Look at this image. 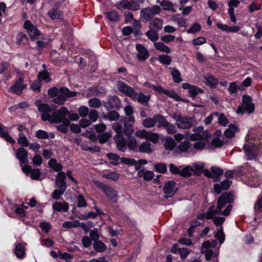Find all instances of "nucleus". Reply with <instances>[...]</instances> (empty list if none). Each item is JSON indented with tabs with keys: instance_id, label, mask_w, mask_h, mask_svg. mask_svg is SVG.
I'll return each instance as SVG.
<instances>
[{
	"instance_id": "9d476101",
	"label": "nucleus",
	"mask_w": 262,
	"mask_h": 262,
	"mask_svg": "<svg viewBox=\"0 0 262 262\" xmlns=\"http://www.w3.org/2000/svg\"><path fill=\"white\" fill-rule=\"evenodd\" d=\"M243 149L247 160L254 159L257 157V150L254 143L249 142H246L243 147Z\"/></svg>"
},
{
	"instance_id": "0eeeda50",
	"label": "nucleus",
	"mask_w": 262,
	"mask_h": 262,
	"mask_svg": "<svg viewBox=\"0 0 262 262\" xmlns=\"http://www.w3.org/2000/svg\"><path fill=\"white\" fill-rule=\"evenodd\" d=\"M242 104L239 106L236 110V113H244L247 112L248 113H252L254 110V105L252 103L251 98L248 95H244L242 98Z\"/></svg>"
},
{
	"instance_id": "ea45409f",
	"label": "nucleus",
	"mask_w": 262,
	"mask_h": 262,
	"mask_svg": "<svg viewBox=\"0 0 262 262\" xmlns=\"http://www.w3.org/2000/svg\"><path fill=\"white\" fill-rule=\"evenodd\" d=\"M15 253L17 257L18 258H23L25 255V249L24 246L21 244H17L15 248Z\"/></svg>"
},
{
	"instance_id": "4c0bfd02",
	"label": "nucleus",
	"mask_w": 262,
	"mask_h": 262,
	"mask_svg": "<svg viewBox=\"0 0 262 262\" xmlns=\"http://www.w3.org/2000/svg\"><path fill=\"white\" fill-rule=\"evenodd\" d=\"M106 18L112 21H117L119 20V16L117 12L112 10L104 13Z\"/></svg>"
},
{
	"instance_id": "3c124183",
	"label": "nucleus",
	"mask_w": 262,
	"mask_h": 262,
	"mask_svg": "<svg viewBox=\"0 0 262 262\" xmlns=\"http://www.w3.org/2000/svg\"><path fill=\"white\" fill-rule=\"evenodd\" d=\"M163 93L166 95L167 96L175 99L177 101L181 100L180 97L177 94V93L172 90H167L164 89Z\"/></svg>"
},
{
	"instance_id": "5701e85b",
	"label": "nucleus",
	"mask_w": 262,
	"mask_h": 262,
	"mask_svg": "<svg viewBox=\"0 0 262 262\" xmlns=\"http://www.w3.org/2000/svg\"><path fill=\"white\" fill-rule=\"evenodd\" d=\"M53 210L58 212H66L68 211L69 207L68 204L64 202L62 203L55 202L52 205Z\"/></svg>"
},
{
	"instance_id": "a211bd4d",
	"label": "nucleus",
	"mask_w": 262,
	"mask_h": 262,
	"mask_svg": "<svg viewBox=\"0 0 262 262\" xmlns=\"http://www.w3.org/2000/svg\"><path fill=\"white\" fill-rule=\"evenodd\" d=\"M138 51L137 57L139 60H145L149 56L148 51L141 44L138 43L136 46Z\"/></svg>"
},
{
	"instance_id": "58836bf2",
	"label": "nucleus",
	"mask_w": 262,
	"mask_h": 262,
	"mask_svg": "<svg viewBox=\"0 0 262 262\" xmlns=\"http://www.w3.org/2000/svg\"><path fill=\"white\" fill-rule=\"evenodd\" d=\"M237 131V128L235 125L230 124L228 126V128L225 131V136L228 138H232L234 136V134Z\"/></svg>"
},
{
	"instance_id": "473e14b6",
	"label": "nucleus",
	"mask_w": 262,
	"mask_h": 262,
	"mask_svg": "<svg viewBox=\"0 0 262 262\" xmlns=\"http://www.w3.org/2000/svg\"><path fill=\"white\" fill-rule=\"evenodd\" d=\"M169 70H171V75L174 82L179 83L182 81V78L181 76V73L178 69L176 68H170Z\"/></svg>"
},
{
	"instance_id": "774afa93",
	"label": "nucleus",
	"mask_w": 262,
	"mask_h": 262,
	"mask_svg": "<svg viewBox=\"0 0 262 262\" xmlns=\"http://www.w3.org/2000/svg\"><path fill=\"white\" fill-rule=\"evenodd\" d=\"M168 134H173L177 132L176 126L171 123L168 122L164 127Z\"/></svg>"
},
{
	"instance_id": "20e7f679",
	"label": "nucleus",
	"mask_w": 262,
	"mask_h": 262,
	"mask_svg": "<svg viewBox=\"0 0 262 262\" xmlns=\"http://www.w3.org/2000/svg\"><path fill=\"white\" fill-rule=\"evenodd\" d=\"M171 117L175 120L178 128L187 129L194 125V120L192 117L182 116L176 113H173Z\"/></svg>"
},
{
	"instance_id": "f3484780",
	"label": "nucleus",
	"mask_w": 262,
	"mask_h": 262,
	"mask_svg": "<svg viewBox=\"0 0 262 262\" xmlns=\"http://www.w3.org/2000/svg\"><path fill=\"white\" fill-rule=\"evenodd\" d=\"M114 139L118 150L122 152L125 151L126 149V143L122 134L116 135L114 136Z\"/></svg>"
},
{
	"instance_id": "bf43d9fd",
	"label": "nucleus",
	"mask_w": 262,
	"mask_h": 262,
	"mask_svg": "<svg viewBox=\"0 0 262 262\" xmlns=\"http://www.w3.org/2000/svg\"><path fill=\"white\" fill-rule=\"evenodd\" d=\"M210 171L212 173L213 176V179L216 178L217 177L222 176L224 171L222 169L217 167H211Z\"/></svg>"
},
{
	"instance_id": "a19ab883",
	"label": "nucleus",
	"mask_w": 262,
	"mask_h": 262,
	"mask_svg": "<svg viewBox=\"0 0 262 262\" xmlns=\"http://www.w3.org/2000/svg\"><path fill=\"white\" fill-rule=\"evenodd\" d=\"M146 35L151 41L154 42L159 39L158 31L155 30L150 29L146 32Z\"/></svg>"
},
{
	"instance_id": "bb28decb",
	"label": "nucleus",
	"mask_w": 262,
	"mask_h": 262,
	"mask_svg": "<svg viewBox=\"0 0 262 262\" xmlns=\"http://www.w3.org/2000/svg\"><path fill=\"white\" fill-rule=\"evenodd\" d=\"M49 17L53 20L60 19L62 18L63 15L61 11L57 9L53 8L48 12Z\"/></svg>"
},
{
	"instance_id": "72a5a7b5",
	"label": "nucleus",
	"mask_w": 262,
	"mask_h": 262,
	"mask_svg": "<svg viewBox=\"0 0 262 262\" xmlns=\"http://www.w3.org/2000/svg\"><path fill=\"white\" fill-rule=\"evenodd\" d=\"M154 119L156 120V123L157 122L158 123L157 126L158 127H164L168 122L164 116L160 114L155 115Z\"/></svg>"
},
{
	"instance_id": "9b49d317",
	"label": "nucleus",
	"mask_w": 262,
	"mask_h": 262,
	"mask_svg": "<svg viewBox=\"0 0 262 262\" xmlns=\"http://www.w3.org/2000/svg\"><path fill=\"white\" fill-rule=\"evenodd\" d=\"M24 27L27 30L29 36L32 40L36 39L41 34L37 27L33 25L29 20H26L25 22Z\"/></svg>"
},
{
	"instance_id": "ddd939ff",
	"label": "nucleus",
	"mask_w": 262,
	"mask_h": 262,
	"mask_svg": "<svg viewBox=\"0 0 262 262\" xmlns=\"http://www.w3.org/2000/svg\"><path fill=\"white\" fill-rule=\"evenodd\" d=\"M115 6L120 10L128 9L132 11H137L138 8L137 6L134 5L130 1L128 0L120 1L116 3Z\"/></svg>"
},
{
	"instance_id": "4be33fe9",
	"label": "nucleus",
	"mask_w": 262,
	"mask_h": 262,
	"mask_svg": "<svg viewBox=\"0 0 262 262\" xmlns=\"http://www.w3.org/2000/svg\"><path fill=\"white\" fill-rule=\"evenodd\" d=\"M190 146V143L188 141H184L181 142L178 147L174 150L173 155L176 157L178 156L183 152L187 151Z\"/></svg>"
},
{
	"instance_id": "de8ad7c7",
	"label": "nucleus",
	"mask_w": 262,
	"mask_h": 262,
	"mask_svg": "<svg viewBox=\"0 0 262 262\" xmlns=\"http://www.w3.org/2000/svg\"><path fill=\"white\" fill-rule=\"evenodd\" d=\"M38 80L45 81L46 82H48L51 81V78L49 76V73L46 71L40 72L37 76Z\"/></svg>"
},
{
	"instance_id": "09e8293b",
	"label": "nucleus",
	"mask_w": 262,
	"mask_h": 262,
	"mask_svg": "<svg viewBox=\"0 0 262 262\" xmlns=\"http://www.w3.org/2000/svg\"><path fill=\"white\" fill-rule=\"evenodd\" d=\"M127 146L128 148L134 151H138L139 147L138 146L137 142L136 139L134 138H130L128 140L127 143Z\"/></svg>"
},
{
	"instance_id": "603ef678",
	"label": "nucleus",
	"mask_w": 262,
	"mask_h": 262,
	"mask_svg": "<svg viewBox=\"0 0 262 262\" xmlns=\"http://www.w3.org/2000/svg\"><path fill=\"white\" fill-rule=\"evenodd\" d=\"M158 59L160 63L166 65H169L172 61L169 56L164 54L159 55Z\"/></svg>"
},
{
	"instance_id": "1a4fd4ad",
	"label": "nucleus",
	"mask_w": 262,
	"mask_h": 262,
	"mask_svg": "<svg viewBox=\"0 0 262 262\" xmlns=\"http://www.w3.org/2000/svg\"><path fill=\"white\" fill-rule=\"evenodd\" d=\"M117 87L118 90L122 94L129 97L133 100H135L137 98V92L134 89L122 81L117 82Z\"/></svg>"
},
{
	"instance_id": "dca6fc26",
	"label": "nucleus",
	"mask_w": 262,
	"mask_h": 262,
	"mask_svg": "<svg viewBox=\"0 0 262 262\" xmlns=\"http://www.w3.org/2000/svg\"><path fill=\"white\" fill-rule=\"evenodd\" d=\"M22 170L26 174H31V178L33 180H37L40 176V170L38 168L32 169V167L28 165H25L22 166Z\"/></svg>"
},
{
	"instance_id": "c756f323",
	"label": "nucleus",
	"mask_w": 262,
	"mask_h": 262,
	"mask_svg": "<svg viewBox=\"0 0 262 262\" xmlns=\"http://www.w3.org/2000/svg\"><path fill=\"white\" fill-rule=\"evenodd\" d=\"M138 175L140 177H143V179L147 181L152 180L154 177V173L151 171L146 170H141L138 172Z\"/></svg>"
},
{
	"instance_id": "338daca9",
	"label": "nucleus",
	"mask_w": 262,
	"mask_h": 262,
	"mask_svg": "<svg viewBox=\"0 0 262 262\" xmlns=\"http://www.w3.org/2000/svg\"><path fill=\"white\" fill-rule=\"evenodd\" d=\"M107 157L111 160H113L112 163L114 165H117L119 163V161H120V158L117 155H115L113 153H108L107 154Z\"/></svg>"
},
{
	"instance_id": "6e6d98bb",
	"label": "nucleus",
	"mask_w": 262,
	"mask_h": 262,
	"mask_svg": "<svg viewBox=\"0 0 262 262\" xmlns=\"http://www.w3.org/2000/svg\"><path fill=\"white\" fill-rule=\"evenodd\" d=\"M203 92V90L196 86L192 85L188 91L189 96L191 97H195L197 95Z\"/></svg>"
},
{
	"instance_id": "2eb2a0df",
	"label": "nucleus",
	"mask_w": 262,
	"mask_h": 262,
	"mask_svg": "<svg viewBox=\"0 0 262 262\" xmlns=\"http://www.w3.org/2000/svg\"><path fill=\"white\" fill-rule=\"evenodd\" d=\"M28 152L25 148H18L17 149L16 157L19 160L21 167L25 165H28Z\"/></svg>"
},
{
	"instance_id": "aec40b11",
	"label": "nucleus",
	"mask_w": 262,
	"mask_h": 262,
	"mask_svg": "<svg viewBox=\"0 0 262 262\" xmlns=\"http://www.w3.org/2000/svg\"><path fill=\"white\" fill-rule=\"evenodd\" d=\"M176 183L173 181H169L165 183L163 187L164 192L168 195V196H172L174 193Z\"/></svg>"
},
{
	"instance_id": "8fccbe9b",
	"label": "nucleus",
	"mask_w": 262,
	"mask_h": 262,
	"mask_svg": "<svg viewBox=\"0 0 262 262\" xmlns=\"http://www.w3.org/2000/svg\"><path fill=\"white\" fill-rule=\"evenodd\" d=\"M192 171H193V168L190 166H187L180 170L179 174L184 177H188L191 175Z\"/></svg>"
},
{
	"instance_id": "a18cd8bd",
	"label": "nucleus",
	"mask_w": 262,
	"mask_h": 262,
	"mask_svg": "<svg viewBox=\"0 0 262 262\" xmlns=\"http://www.w3.org/2000/svg\"><path fill=\"white\" fill-rule=\"evenodd\" d=\"M16 40L18 45H24L28 40V37L25 33L19 32L16 36Z\"/></svg>"
},
{
	"instance_id": "2f4dec72",
	"label": "nucleus",
	"mask_w": 262,
	"mask_h": 262,
	"mask_svg": "<svg viewBox=\"0 0 262 262\" xmlns=\"http://www.w3.org/2000/svg\"><path fill=\"white\" fill-rule=\"evenodd\" d=\"M138 151L146 154L151 153L152 151L151 144L149 142H144L139 146Z\"/></svg>"
},
{
	"instance_id": "5fc2aeb1",
	"label": "nucleus",
	"mask_w": 262,
	"mask_h": 262,
	"mask_svg": "<svg viewBox=\"0 0 262 262\" xmlns=\"http://www.w3.org/2000/svg\"><path fill=\"white\" fill-rule=\"evenodd\" d=\"M0 136L5 138L7 141L11 143L14 144L15 143V141L9 135V134L5 132L2 127L0 126Z\"/></svg>"
},
{
	"instance_id": "c03bdc74",
	"label": "nucleus",
	"mask_w": 262,
	"mask_h": 262,
	"mask_svg": "<svg viewBox=\"0 0 262 262\" xmlns=\"http://www.w3.org/2000/svg\"><path fill=\"white\" fill-rule=\"evenodd\" d=\"M134 123L125 122L124 125V132L127 136H131L134 133L133 124Z\"/></svg>"
},
{
	"instance_id": "423d86ee",
	"label": "nucleus",
	"mask_w": 262,
	"mask_h": 262,
	"mask_svg": "<svg viewBox=\"0 0 262 262\" xmlns=\"http://www.w3.org/2000/svg\"><path fill=\"white\" fill-rule=\"evenodd\" d=\"M161 11V9L158 5H155L151 8H146L141 10V17L143 20L148 21L151 19L154 16L158 14Z\"/></svg>"
},
{
	"instance_id": "b1692460",
	"label": "nucleus",
	"mask_w": 262,
	"mask_h": 262,
	"mask_svg": "<svg viewBox=\"0 0 262 262\" xmlns=\"http://www.w3.org/2000/svg\"><path fill=\"white\" fill-rule=\"evenodd\" d=\"M163 27V20L159 18H155L152 20L149 24V28L157 31L160 30Z\"/></svg>"
},
{
	"instance_id": "e2e57ef3",
	"label": "nucleus",
	"mask_w": 262,
	"mask_h": 262,
	"mask_svg": "<svg viewBox=\"0 0 262 262\" xmlns=\"http://www.w3.org/2000/svg\"><path fill=\"white\" fill-rule=\"evenodd\" d=\"M111 134L107 132L98 136V139L100 143H104L106 142L111 137Z\"/></svg>"
},
{
	"instance_id": "a878e982",
	"label": "nucleus",
	"mask_w": 262,
	"mask_h": 262,
	"mask_svg": "<svg viewBox=\"0 0 262 262\" xmlns=\"http://www.w3.org/2000/svg\"><path fill=\"white\" fill-rule=\"evenodd\" d=\"M66 110H67V112H65L64 114H61L60 122L62 119L68 120L69 122L70 120L75 121L78 119L79 116L77 114L71 113L66 107Z\"/></svg>"
},
{
	"instance_id": "f03ea898",
	"label": "nucleus",
	"mask_w": 262,
	"mask_h": 262,
	"mask_svg": "<svg viewBox=\"0 0 262 262\" xmlns=\"http://www.w3.org/2000/svg\"><path fill=\"white\" fill-rule=\"evenodd\" d=\"M35 104L38 111L42 113L41 119L51 123H60L61 114H64L65 112H67L65 107H61L55 111L56 107L54 105L49 106L47 104L41 103L39 101H37Z\"/></svg>"
},
{
	"instance_id": "412c9836",
	"label": "nucleus",
	"mask_w": 262,
	"mask_h": 262,
	"mask_svg": "<svg viewBox=\"0 0 262 262\" xmlns=\"http://www.w3.org/2000/svg\"><path fill=\"white\" fill-rule=\"evenodd\" d=\"M121 107L120 100L117 96H112L109 98L108 100L107 108L112 109L115 108L119 110Z\"/></svg>"
},
{
	"instance_id": "c85d7f7f",
	"label": "nucleus",
	"mask_w": 262,
	"mask_h": 262,
	"mask_svg": "<svg viewBox=\"0 0 262 262\" xmlns=\"http://www.w3.org/2000/svg\"><path fill=\"white\" fill-rule=\"evenodd\" d=\"M124 111L125 115L128 117L127 119V122L134 123L135 119L134 117L133 116L134 114V110L133 107L130 105H128L124 107Z\"/></svg>"
},
{
	"instance_id": "cd10ccee",
	"label": "nucleus",
	"mask_w": 262,
	"mask_h": 262,
	"mask_svg": "<svg viewBox=\"0 0 262 262\" xmlns=\"http://www.w3.org/2000/svg\"><path fill=\"white\" fill-rule=\"evenodd\" d=\"M160 5L162 6L163 10L165 11H171L172 12L176 11L173 3L168 0L162 1L160 3Z\"/></svg>"
},
{
	"instance_id": "864d4df0",
	"label": "nucleus",
	"mask_w": 262,
	"mask_h": 262,
	"mask_svg": "<svg viewBox=\"0 0 262 262\" xmlns=\"http://www.w3.org/2000/svg\"><path fill=\"white\" fill-rule=\"evenodd\" d=\"M143 125L147 128L154 127L156 125V120L154 119V116L151 118H148L143 121Z\"/></svg>"
},
{
	"instance_id": "6e6552de",
	"label": "nucleus",
	"mask_w": 262,
	"mask_h": 262,
	"mask_svg": "<svg viewBox=\"0 0 262 262\" xmlns=\"http://www.w3.org/2000/svg\"><path fill=\"white\" fill-rule=\"evenodd\" d=\"M193 134H191L189 136L190 140L194 141L197 140H205L207 139L210 135L208 132L204 130V127L202 126L195 127L193 128Z\"/></svg>"
},
{
	"instance_id": "37998d69",
	"label": "nucleus",
	"mask_w": 262,
	"mask_h": 262,
	"mask_svg": "<svg viewBox=\"0 0 262 262\" xmlns=\"http://www.w3.org/2000/svg\"><path fill=\"white\" fill-rule=\"evenodd\" d=\"M93 248L98 252H102L106 250L105 245L100 241L95 242L93 244Z\"/></svg>"
},
{
	"instance_id": "69168bd1",
	"label": "nucleus",
	"mask_w": 262,
	"mask_h": 262,
	"mask_svg": "<svg viewBox=\"0 0 262 262\" xmlns=\"http://www.w3.org/2000/svg\"><path fill=\"white\" fill-rule=\"evenodd\" d=\"M159 135L157 133H154L152 132H148L146 139L150 140L152 142L156 143L159 140Z\"/></svg>"
},
{
	"instance_id": "4468645a",
	"label": "nucleus",
	"mask_w": 262,
	"mask_h": 262,
	"mask_svg": "<svg viewBox=\"0 0 262 262\" xmlns=\"http://www.w3.org/2000/svg\"><path fill=\"white\" fill-rule=\"evenodd\" d=\"M26 85L23 83V79L19 78L9 89V92L20 95Z\"/></svg>"
},
{
	"instance_id": "4d7b16f0",
	"label": "nucleus",
	"mask_w": 262,
	"mask_h": 262,
	"mask_svg": "<svg viewBox=\"0 0 262 262\" xmlns=\"http://www.w3.org/2000/svg\"><path fill=\"white\" fill-rule=\"evenodd\" d=\"M80 223L78 221H74L73 222H66L62 224V227L67 229H71L73 228L78 227Z\"/></svg>"
},
{
	"instance_id": "7ed1b4c3",
	"label": "nucleus",
	"mask_w": 262,
	"mask_h": 262,
	"mask_svg": "<svg viewBox=\"0 0 262 262\" xmlns=\"http://www.w3.org/2000/svg\"><path fill=\"white\" fill-rule=\"evenodd\" d=\"M48 93L51 97L54 98L53 102L59 105L63 104L68 98L74 97L77 95L76 92L71 91L65 87H53L48 90Z\"/></svg>"
},
{
	"instance_id": "79ce46f5",
	"label": "nucleus",
	"mask_w": 262,
	"mask_h": 262,
	"mask_svg": "<svg viewBox=\"0 0 262 262\" xmlns=\"http://www.w3.org/2000/svg\"><path fill=\"white\" fill-rule=\"evenodd\" d=\"M18 143L23 147H27L29 143L28 139L24 133H20L18 135Z\"/></svg>"
},
{
	"instance_id": "13d9d810",
	"label": "nucleus",
	"mask_w": 262,
	"mask_h": 262,
	"mask_svg": "<svg viewBox=\"0 0 262 262\" xmlns=\"http://www.w3.org/2000/svg\"><path fill=\"white\" fill-rule=\"evenodd\" d=\"M61 122H62V124L57 126L58 130L63 133L67 132L68 126L69 125V122L68 121V120L62 119Z\"/></svg>"
},
{
	"instance_id": "7c9ffc66",
	"label": "nucleus",
	"mask_w": 262,
	"mask_h": 262,
	"mask_svg": "<svg viewBox=\"0 0 262 262\" xmlns=\"http://www.w3.org/2000/svg\"><path fill=\"white\" fill-rule=\"evenodd\" d=\"M154 47L157 50L162 52L166 53H170L171 49L167 46L165 45L162 42H154Z\"/></svg>"
},
{
	"instance_id": "393cba45",
	"label": "nucleus",
	"mask_w": 262,
	"mask_h": 262,
	"mask_svg": "<svg viewBox=\"0 0 262 262\" xmlns=\"http://www.w3.org/2000/svg\"><path fill=\"white\" fill-rule=\"evenodd\" d=\"M205 83L210 87L215 86L218 83L219 80L213 75L207 73L204 76Z\"/></svg>"
},
{
	"instance_id": "e433bc0d",
	"label": "nucleus",
	"mask_w": 262,
	"mask_h": 262,
	"mask_svg": "<svg viewBox=\"0 0 262 262\" xmlns=\"http://www.w3.org/2000/svg\"><path fill=\"white\" fill-rule=\"evenodd\" d=\"M176 146V142L172 138H166L164 142V147L165 150H171Z\"/></svg>"
},
{
	"instance_id": "6ab92c4d",
	"label": "nucleus",
	"mask_w": 262,
	"mask_h": 262,
	"mask_svg": "<svg viewBox=\"0 0 262 262\" xmlns=\"http://www.w3.org/2000/svg\"><path fill=\"white\" fill-rule=\"evenodd\" d=\"M231 184V181L230 180H226L219 184H215L214 185V191L217 193L220 194L222 190L228 189Z\"/></svg>"
},
{
	"instance_id": "c9c22d12",
	"label": "nucleus",
	"mask_w": 262,
	"mask_h": 262,
	"mask_svg": "<svg viewBox=\"0 0 262 262\" xmlns=\"http://www.w3.org/2000/svg\"><path fill=\"white\" fill-rule=\"evenodd\" d=\"M150 98V96L149 95H145L142 93L139 94L137 93V98L135 100H137L139 103L147 105Z\"/></svg>"
},
{
	"instance_id": "0e129e2a",
	"label": "nucleus",
	"mask_w": 262,
	"mask_h": 262,
	"mask_svg": "<svg viewBox=\"0 0 262 262\" xmlns=\"http://www.w3.org/2000/svg\"><path fill=\"white\" fill-rule=\"evenodd\" d=\"M66 190L58 189H55L53 191L51 194V197L54 200H59L61 196L64 193Z\"/></svg>"
},
{
	"instance_id": "49530a36",
	"label": "nucleus",
	"mask_w": 262,
	"mask_h": 262,
	"mask_svg": "<svg viewBox=\"0 0 262 262\" xmlns=\"http://www.w3.org/2000/svg\"><path fill=\"white\" fill-rule=\"evenodd\" d=\"M88 104L91 107L95 108H98L102 105L101 101L97 98L89 99L88 101Z\"/></svg>"
},
{
	"instance_id": "f257e3e1",
	"label": "nucleus",
	"mask_w": 262,
	"mask_h": 262,
	"mask_svg": "<svg viewBox=\"0 0 262 262\" xmlns=\"http://www.w3.org/2000/svg\"><path fill=\"white\" fill-rule=\"evenodd\" d=\"M234 199V196L232 193H224L219 197L217 200V205L216 208L214 210V207L209 208L206 213V217L207 219H213V223L216 226H221L225 222V218L224 217H214L216 215L223 214L228 216L230 213L232 209V205H228L224 211L222 209L225 207L227 203L230 204Z\"/></svg>"
},
{
	"instance_id": "680f3d73",
	"label": "nucleus",
	"mask_w": 262,
	"mask_h": 262,
	"mask_svg": "<svg viewBox=\"0 0 262 262\" xmlns=\"http://www.w3.org/2000/svg\"><path fill=\"white\" fill-rule=\"evenodd\" d=\"M88 115L91 122H96L98 118V112L95 110H91Z\"/></svg>"
},
{
	"instance_id": "052dcab7",
	"label": "nucleus",
	"mask_w": 262,
	"mask_h": 262,
	"mask_svg": "<svg viewBox=\"0 0 262 262\" xmlns=\"http://www.w3.org/2000/svg\"><path fill=\"white\" fill-rule=\"evenodd\" d=\"M217 117L218 123L223 126H226L228 123V121L226 116L223 113H219Z\"/></svg>"
},
{
	"instance_id": "39448f33",
	"label": "nucleus",
	"mask_w": 262,
	"mask_h": 262,
	"mask_svg": "<svg viewBox=\"0 0 262 262\" xmlns=\"http://www.w3.org/2000/svg\"><path fill=\"white\" fill-rule=\"evenodd\" d=\"M94 183L97 187L103 191L109 200L114 203L117 202V192L113 188L97 181H95Z\"/></svg>"
},
{
	"instance_id": "f8f14e48",
	"label": "nucleus",
	"mask_w": 262,
	"mask_h": 262,
	"mask_svg": "<svg viewBox=\"0 0 262 262\" xmlns=\"http://www.w3.org/2000/svg\"><path fill=\"white\" fill-rule=\"evenodd\" d=\"M66 178V174L64 172H58L55 177V187L66 190L67 188V184L65 181Z\"/></svg>"
},
{
	"instance_id": "f704fd0d",
	"label": "nucleus",
	"mask_w": 262,
	"mask_h": 262,
	"mask_svg": "<svg viewBox=\"0 0 262 262\" xmlns=\"http://www.w3.org/2000/svg\"><path fill=\"white\" fill-rule=\"evenodd\" d=\"M48 164L50 167L52 168L54 171L59 172H62V166L60 163H57L55 159H51L49 161Z\"/></svg>"
}]
</instances>
